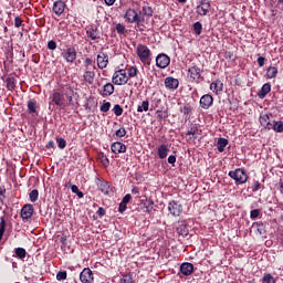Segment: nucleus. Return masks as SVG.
<instances>
[{"mask_svg": "<svg viewBox=\"0 0 283 283\" xmlns=\"http://www.w3.org/2000/svg\"><path fill=\"white\" fill-rule=\"evenodd\" d=\"M224 88V84L222 83V81L217 80L214 82H212L210 84V90L214 93V94H220L222 93V90Z\"/></svg>", "mask_w": 283, "mask_h": 283, "instance_id": "22", "label": "nucleus"}, {"mask_svg": "<svg viewBox=\"0 0 283 283\" xmlns=\"http://www.w3.org/2000/svg\"><path fill=\"white\" fill-rule=\"evenodd\" d=\"M142 10H143L144 17H154V9H151V7L144 6Z\"/></svg>", "mask_w": 283, "mask_h": 283, "instance_id": "39", "label": "nucleus"}, {"mask_svg": "<svg viewBox=\"0 0 283 283\" xmlns=\"http://www.w3.org/2000/svg\"><path fill=\"white\" fill-rule=\"evenodd\" d=\"M180 85V82L178 78L175 77H166L165 78V86L167 90H178V86Z\"/></svg>", "mask_w": 283, "mask_h": 283, "instance_id": "19", "label": "nucleus"}, {"mask_svg": "<svg viewBox=\"0 0 283 283\" xmlns=\"http://www.w3.org/2000/svg\"><path fill=\"white\" fill-rule=\"evenodd\" d=\"M181 114H184V116H189V114H191V112H193V108L189 105H185L184 107L180 108Z\"/></svg>", "mask_w": 283, "mask_h": 283, "instance_id": "46", "label": "nucleus"}, {"mask_svg": "<svg viewBox=\"0 0 283 283\" xmlns=\"http://www.w3.org/2000/svg\"><path fill=\"white\" fill-rule=\"evenodd\" d=\"M229 145V139L220 137L217 142V149L222 154L224 151V148Z\"/></svg>", "mask_w": 283, "mask_h": 283, "instance_id": "29", "label": "nucleus"}, {"mask_svg": "<svg viewBox=\"0 0 283 283\" xmlns=\"http://www.w3.org/2000/svg\"><path fill=\"white\" fill-rule=\"evenodd\" d=\"M157 118L158 120H165L169 118V113L167 111H157Z\"/></svg>", "mask_w": 283, "mask_h": 283, "instance_id": "45", "label": "nucleus"}, {"mask_svg": "<svg viewBox=\"0 0 283 283\" xmlns=\"http://www.w3.org/2000/svg\"><path fill=\"white\" fill-rule=\"evenodd\" d=\"M127 74L130 78H134L135 76H138V69L135 66H130L127 70Z\"/></svg>", "mask_w": 283, "mask_h": 283, "instance_id": "43", "label": "nucleus"}, {"mask_svg": "<svg viewBox=\"0 0 283 283\" xmlns=\"http://www.w3.org/2000/svg\"><path fill=\"white\" fill-rule=\"evenodd\" d=\"M6 84H7V90L12 92V90L17 87V80L14 77H8L6 80Z\"/></svg>", "mask_w": 283, "mask_h": 283, "instance_id": "32", "label": "nucleus"}, {"mask_svg": "<svg viewBox=\"0 0 283 283\" xmlns=\"http://www.w3.org/2000/svg\"><path fill=\"white\" fill-rule=\"evenodd\" d=\"M262 280L266 283H276L275 277H273V275L269 273L264 274Z\"/></svg>", "mask_w": 283, "mask_h": 283, "instance_id": "51", "label": "nucleus"}, {"mask_svg": "<svg viewBox=\"0 0 283 283\" xmlns=\"http://www.w3.org/2000/svg\"><path fill=\"white\" fill-rule=\"evenodd\" d=\"M250 218L251 220H255L256 218H260V209L251 210Z\"/></svg>", "mask_w": 283, "mask_h": 283, "instance_id": "54", "label": "nucleus"}, {"mask_svg": "<svg viewBox=\"0 0 283 283\" xmlns=\"http://www.w3.org/2000/svg\"><path fill=\"white\" fill-rule=\"evenodd\" d=\"M113 154H125L127 151V146L120 142H115L111 145Z\"/></svg>", "mask_w": 283, "mask_h": 283, "instance_id": "16", "label": "nucleus"}, {"mask_svg": "<svg viewBox=\"0 0 283 283\" xmlns=\"http://www.w3.org/2000/svg\"><path fill=\"white\" fill-rule=\"evenodd\" d=\"M112 107V103L104 102L103 105L99 107L101 112L107 113L109 112V108Z\"/></svg>", "mask_w": 283, "mask_h": 283, "instance_id": "52", "label": "nucleus"}, {"mask_svg": "<svg viewBox=\"0 0 283 283\" xmlns=\"http://www.w3.org/2000/svg\"><path fill=\"white\" fill-rule=\"evenodd\" d=\"M171 63V59L169 55L165 53H160L156 57V65L157 67H160V70H165V67H169V64Z\"/></svg>", "mask_w": 283, "mask_h": 283, "instance_id": "4", "label": "nucleus"}, {"mask_svg": "<svg viewBox=\"0 0 283 283\" xmlns=\"http://www.w3.org/2000/svg\"><path fill=\"white\" fill-rule=\"evenodd\" d=\"M23 25V20L21 17H15L14 19V28H21Z\"/></svg>", "mask_w": 283, "mask_h": 283, "instance_id": "57", "label": "nucleus"}, {"mask_svg": "<svg viewBox=\"0 0 283 283\" xmlns=\"http://www.w3.org/2000/svg\"><path fill=\"white\" fill-rule=\"evenodd\" d=\"M210 10H211V3L209 1H201L200 4L197 6L196 8V12L200 17H207Z\"/></svg>", "mask_w": 283, "mask_h": 283, "instance_id": "6", "label": "nucleus"}, {"mask_svg": "<svg viewBox=\"0 0 283 283\" xmlns=\"http://www.w3.org/2000/svg\"><path fill=\"white\" fill-rule=\"evenodd\" d=\"M63 59H65L66 63H74L76 61V49L69 48L62 53Z\"/></svg>", "mask_w": 283, "mask_h": 283, "instance_id": "8", "label": "nucleus"}, {"mask_svg": "<svg viewBox=\"0 0 283 283\" xmlns=\"http://www.w3.org/2000/svg\"><path fill=\"white\" fill-rule=\"evenodd\" d=\"M132 200V195H125V197L122 200V203L127 205Z\"/></svg>", "mask_w": 283, "mask_h": 283, "instance_id": "63", "label": "nucleus"}, {"mask_svg": "<svg viewBox=\"0 0 283 283\" xmlns=\"http://www.w3.org/2000/svg\"><path fill=\"white\" fill-rule=\"evenodd\" d=\"M168 211L171 213V216L178 217L180 213H182V205L172 200L168 203Z\"/></svg>", "mask_w": 283, "mask_h": 283, "instance_id": "7", "label": "nucleus"}, {"mask_svg": "<svg viewBox=\"0 0 283 283\" xmlns=\"http://www.w3.org/2000/svg\"><path fill=\"white\" fill-rule=\"evenodd\" d=\"M265 61H266V59L263 57V56L258 57L256 62L259 64V67H264V62Z\"/></svg>", "mask_w": 283, "mask_h": 283, "instance_id": "60", "label": "nucleus"}, {"mask_svg": "<svg viewBox=\"0 0 283 283\" xmlns=\"http://www.w3.org/2000/svg\"><path fill=\"white\" fill-rule=\"evenodd\" d=\"M224 59H226L227 61H233V54L231 53V51H227V52L224 53Z\"/></svg>", "mask_w": 283, "mask_h": 283, "instance_id": "61", "label": "nucleus"}, {"mask_svg": "<svg viewBox=\"0 0 283 283\" xmlns=\"http://www.w3.org/2000/svg\"><path fill=\"white\" fill-rule=\"evenodd\" d=\"M52 103H54L56 107H63L65 105V97L63 95V91L62 93L57 91L53 92L50 105H52Z\"/></svg>", "mask_w": 283, "mask_h": 283, "instance_id": "5", "label": "nucleus"}, {"mask_svg": "<svg viewBox=\"0 0 283 283\" xmlns=\"http://www.w3.org/2000/svg\"><path fill=\"white\" fill-rule=\"evenodd\" d=\"M180 273H182V275H186L187 277H189V275H191L193 273V265L189 262L182 263L180 265Z\"/></svg>", "mask_w": 283, "mask_h": 283, "instance_id": "21", "label": "nucleus"}, {"mask_svg": "<svg viewBox=\"0 0 283 283\" xmlns=\"http://www.w3.org/2000/svg\"><path fill=\"white\" fill-rule=\"evenodd\" d=\"M228 176L234 180L235 185H245L247 180H249V175H247V170L243 168L230 170Z\"/></svg>", "mask_w": 283, "mask_h": 283, "instance_id": "1", "label": "nucleus"}, {"mask_svg": "<svg viewBox=\"0 0 283 283\" xmlns=\"http://www.w3.org/2000/svg\"><path fill=\"white\" fill-rule=\"evenodd\" d=\"M48 49L49 50H56V41L51 40L48 42Z\"/></svg>", "mask_w": 283, "mask_h": 283, "instance_id": "59", "label": "nucleus"}, {"mask_svg": "<svg viewBox=\"0 0 283 283\" xmlns=\"http://www.w3.org/2000/svg\"><path fill=\"white\" fill-rule=\"evenodd\" d=\"M157 154H158V158H160L161 160H165V158H167L169 154V147H167V145L165 144H161L158 147Z\"/></svg>", "mask_w": 283, "mask_h": 283, "instance_id": "26", "label": "nucleus"}, {"mask_svg": "<svg viewBox=\"0 0 283 283\" xmlns=\"http://www.w3.org/2000/svg\"><path fill=\"white\" fill-rule=\"evenodd\" d=\"M80 280L82 283H91L94 282V273L90 270V268H85L80 273Z\"/></svg>", "mask_w": 283, "mask_h": 283, "instance_id": "11", "label": "nucleus"}, {"mask_svg": "<svg viewBox=\"0 0 283 283\" xmlns=\"http://www.w3.org/2000/svg\"><path fill=\"white\" fill-rule=\"evenodd\" d=\"M115 30L119 34H127V28H125L122 23L116 24Z\"/></svg>", "mask_w": 283, "mask_h": 283, "instance_id": "47", "label": "nucleus"}, {"mask_svg": "<svg viewBox=\"0 0 283 283\" xmlns=\"http://www.w3.org/2000/svg\"><path fill=\"white\" fill-rule=\"evenodd\" d=\"M97 187L99 191L105 196H109V193H112V187H109V184L107 181H99L97 184Z\"/></svg>", "mask_w": 283, "mask_h": 283, "instance_id": "24", "label": "nucleus"}, {"mask_svg": "<svg viewBox=\"0 0 283 283\" xmlns=\"http://www.w3.org/2000/svg\"><path fill=\"white\" fill-rule=\"evenodd\" d=\"M96 67H87L84 72V81L92 85L94 83V78L96 77Z\"/></svg>", "mask_w": 283, "mask_h": 283, "instance_id": "13", "label": "nucleus"}, {"mask_svg": "<svg viewBox=\"0 0 283 283\" xmlns=\"http://www.w3.org/2000/svg\"><path fill=\"white\" fill-rule=\"evenodd\" d=\"M84 63H85L86 70H87V67H96V66L94 65V60H92L91 57H86L85 61H84Z\"/></svg>", "mask_w": 283, "mask_h": 283, "instance_id": "56", "label": "nucleus"}, {"mask_svg": "<svg viewBox=\"0 0 283 283\" xmlns=\"http://www.w3.org/2000/svg\"><path fill=\"white\" fill-rule=\"evenodd\" d=\"M33 214H34V206H32L31 203H27L24 205V207H22L21 209L22 220H30V218H32Z\"/></svg>", "mask_w": 283, "mask_h": 283, "instance_id": "9", "label": "nucleus"}, {"mask_svg": "<svg viewBox=\"0 0 283 283\" xmlns=\"http://www.w3.org/2000/svg\"><path fill=\"white\" fill-rule=\"evenodd\" d=\"M56 280L59 282H62L63 280H67V272L66 271H60L56 274Z\"/></svg>", "mask_w": 283, "mask_h": 283, "instance_id": "49", "label": "nucleus"}, {"mask_svg": "<svg viewBox=\"0 0 283 283\" xmlns=\"http://www.w3.org/2000/svg\"><path fill=\"white\" fill-rule=\"evenodd\" d=\"M119 283H134V277L132 276V274H125L120 279Z\"/></svg>", "mask_w": 283, "mask_h": 283, "instance_id": "48", "label": "nucleus"}, {"mask_svg": "<svg viewBox=\"0 0 283 283\" xmlns=\"http://www.w3.org/2000/svg\"><path fill=\"white\" fill-rule=\"evenodd\" d=\"M260 125L262 126V127H264L265 125H268V123H270L271 122V117L269 116V115H261L260 116Z\"/></svg>", "mask_w": 283, "mask_h": 283, "instance_id": "44", "label": "nucleus"}, {"mask_svg": "<svg viewBox=\"0 0 283 283\" xmlns=\"http://www.w3.org/2000/svg\"><path fill=\"white\" fill-rule=\"evenodd\" d=\"M29 198L32 202H36L39 200V190L38 189H33L30 193H29Z\"/></svg>", "mask_w": 283, "mask_h": 283, "instance_id": "41", "label": "nucleus"}, {"mask_svg": "<svg viewBox=\"0 0 283 283\" xmlns=\"http://www.w3.org/2000/svg\"><path fill=\"white\" fill-rule=\"evenodd\" d=\"M6 233V218L1 217L0 219V242L3 240V235Z\"/></svg>", "mask_w": 283, "mask_h": 283, "instance_id": "35", "label": "nucleus"}, {"mask_svg": "<svg viewBox=\"0 0 283 283\" xmlns=\"http://www.w3.org/2000/svg\"><path fill=\"white\" fill-rule=\"evenodd\" d=\"M127 23H136L138 21V12L134 9H128L124 15Z\"/></svg>", "mask_w": 283, "mask_h": 283, "instance_id": "17", "label": "nucleus"}, {"mask_svg": "<svg viewBox=\"0 0 283 283\" xmlns=\"http://www.w3.org/2000/svg\"><path fill=\"white\" fill-rule=\"evenodd\" d=\"M113 84L114 85H127V81H129V77H127V71L125 70H118L113 74Z\"/></svg>", "mask_w": 283, "mask_h": 283, "instance_id": "3", "label": "nucleus"}, {"mask_svg": "<svg viewBox=\"0 0 283 283\" xmlns=\"http://www.w3.org/2000/svg\"><path fill=\"white\" fill-rule=\"evenodd\" d=\"M137 112H139V113L149 112V101H144V102L142 103V105H139V106L137 107Z\"/></svg>", "mask_w": 283, "mask_h": 283, "instance_id": "37", "label": "nucleus"}, {"mask_svg": "<svg viewBox=\"0 0 283 283\" xmlns=\"http://www.w3.org/2000/svg\"><path fill=\"white\" fill-rule=\"evenodd\" d=\"M113 112H114L115 116H123V107L119 104H116L113 107Z\"/></svg>", "mask_w": 283, "mask_h": 283, "instance_id": "50", "label": "nucleus"}, {"mask_svg": "<svg viewBox=\"0 0 283 283\" xmlns=\"http://www.w3.org/2000/svg\"><path fill=\"white\" fill-rule=\"evenodd\" d=\"M177 233H178V235H181L182 238H187L189 235V226H187V222H185V221L178 222Z\"/></svg>", "mask_w": 283, "mask_h": 283, "instance_id": "15", "label": "nucleus"}, {"mask_svg": "<svg viewBox=\"0 0 283 283\" xmlns=\"http://www.w3.org/2000/svg\"><path fill=\"white\" fill-rule=\"evenodd\" d=\"M201 130L198 129L197 126H192L188 132L187 136H192L193 140L198 139V136L200 135Z\"/></svg>", "mask_w": 283, "mask_h": 283, "instance_id": "30", "label": "nucleus"}, {"mask_svg": "<svg viewBox=\"0 0 283 283\" xmlns=\"http://www.w3.org/2000/svg\"><path fill=\"white\" fill-rule=\"evenodd\" d=\"M28 112H29V114H36V102L35 101L28 102Z\"/></svg>", "mask_w": 283, "mask_h": 283, "instance_id": "36", "label": "nucleus"}, {"mask_svg": "<svg viewBox=\"0 0 283 283\" xmlns=\"http://www.w3.org/2000/svg\"><path fill=\"white\" fill-rule=\"evenodd\" d=\"M115 135L117 136V138H124V136L127 135V130L125 129V127H122L116 130Z\"/></svg>", "mask_w": 283, "mask_h": 283, "instance_id": "53", "label": "nucleus"}, {"mask_svg": "<svg viewBox=\"0 0 283 283\" xmlns=\"http://www.w3.org/2000/svg\"><path fill=\"white\" fill-rule=\"evenodd\" d=\"M268 78H275L277 76V67L270 66L266 72Z\"/></svg>", "mask_w": 283, "mask_h": 283, "instance_id": "33", "label": "nucleus"}, {"mask_svg": "<svg viewBox=\"0 0 283 283\" xmlns=\"http://www.w3.org/2000/svg\"><path fill=\"white\" fill-rule=\"evenodd\" d=\"M114 94V84L107 83L103 86V91L101 92V95L105 98L107 96H112Z\"/></svg>", "mask_w": 283, "mask_h": 283, "instance_id": "25", "label": "nucleus"}, {"mask_svg": "<svg viewBox=\"0 0 283 283\" xmlns=\"http://www.w3.org/2000/svg\"><path fill=\"white\" fill-rule=\"evenodd\" d=\"M53 12L57 17H61L65 12V2L63 0H56L53 3Z\"/></svg>", "mask_w": 283, "mask_h": 283, "instance_id": "14", "label": "nucleus"}, {"mask_svg": "<svg viewBox=\"0 0 283 283\" xmlns=\"http://www.w3.org/2000/svg\"><path fill=\"white\" fill-rule=\"evenodd\" d=\"M199 104L202 109H209V107L213 105V96H211L210 94L202 95Z\"/></svg>", "mask_w": 283, "mask_h": 283, "instance_id": "12", "label": "nucleus"}, {"mask_svg": "<svg viewBox=\"0 0 283 283\" xmlns=\"http://www.w3.org/2000/svg\"><path fill=\"white\" fill-rule=\"evenodd\" d=\"M137 56L144 65H151V51L145 44L137 45Z\"/></svg>", "mask_w": 283, "mask_h": 283, "instance_id": "2", "label": "nucleus"}, {"mask_svg": "<svg viewBox=\"0 0 283 283\" xmlns=\"http://www.w3.org/2000/svg\"><path fill=\"white\" fill-rule=\"evenodd\" d=\"M188 74L190 76V78H192V81H200V78H202V75L200 74V67L198 66H191L188 70Z\"/></svg>", "mask_w": 283, "mask_h": 283, "instance_id": "20", "label": "nucleus"}, {"mask_svg": "<svg viewBox=\"0 0 283 283\" xmlns=\"http://www.w3.org/2000/svg\"><path fill=\"white\" fill-rule=\"evenodd\" d=\"M193 31H195V34H197L198 36H200V34H202V23H200V22H195V23H193Z\"/></svg>", "mask_w": 283, "mask_h": 283, "instance_id": "42", "label": "nucleus"}, {"mask_svg": "<svg viewBox=\"0 0 283 283\" xmlns=\"http://www.w3.org/2000/svg\"><path fill=\"white\" fill-rule=\"evenodd\" d=\"M273 130L276 132V134H282L283 122H273Z\"/></svg>", "mask_w": 283, "mask_h": 283, "instance_id": "38", "label": "nucleus"}, {"mask_svg": "<svg viewBox=\"0 0 283 283\" xmlns=\"http://www.w3.org/2000/svg\"><path fill=\"white\" fill-rule=\"evenodd\" d=\"M137 28H140V25H143V23H145V17H139L137 14V20L135 21Z\"/></svg>", "mask_w": 283, "mask_h": 283, "instance_id": "58", "label": "nucleus"}, {"mask_svg": "<svg viewBox=\"0 0 283 283\" xmlns=\"http://www.w3.org/2000/svg\"><path fill=\"white\" fill-rule=\"evenodd\" d=\"M126 210H127V203L120 202L118 208L119 213H124V211Z\"/></svg>", "mask_w": 283, "mask_h": 283, "instance_id": "62", "label": "nucleus"}, {"mask_svg": "<svg viewBox=\"0 0 283 283\" xmlns=\"http://www.w3.org/2000/svg\"><path fill=\"white\" fill-rule=\"evenodd\" d=\"M15 258L19 260H24V258L28 255V251L23 248H15L14 249Z\"/></svg>", "mask_w": 283, "mask_h": 283, "instance_id": "31", "label": "nucleus"}, {"mask_svg": "<svg viewBox=\"0 0 283 283\" xmlns=\"http://www.w3.org/2000/svg\"><path fill=\"white\" fill-rule=\"evenodd\" d=\"M98 160L103 165V167H109V159L107 158V155L105 154H99L98 155Z\"/></svg>", "mask_w": 283, "mask_h": 283, "instance_id": "34", "label": "nucleus"}, {"mask_svg": "<svg viewBox=\"0 0 283 283\" xmlns=\"http://www.w3.org/2000/svg\"><path fill=\"white\" fill-rule=\"evenodd\" d=\"M62 91H63V96L67 101V105H74V90H72V87L70 86H66Z\"/></svg>", "mask_w": 283, "mask_h": 283, "instance_id": "18", "label": "nucleus"}, {"mask_svg": "<svg viewBox=\"0 0 283 283\" xmlns=\"http://www.w3.org/2000/svg\"><path fill=\"white\" fill-rule=\"evenodd\" d=\"M252 229H254L259 235H264V233H266V226H264L262 221L254 222Z\"/></svg>", "mask_w": 283, "mask_h": 283, "instance_id": "27", "label": "nucleus"}, {"mask_svg": "<svg viewBox=\"0 0 283 283\" xmlns=\"http://www.w3.org/2000/svg\"><path fill=\"white\" fill-rule=\"evenodd\" d=\"M108 64L109 55H107V53L105 52H99L97 54V66L99 67V70H105V67H107Z\"/></svg>", "mask_w": 283, "mask_h": 283, "instance_id": "10", "label": "nucleus"}, {"mask_svg": "<svg viewBox=\"0 0 283 283\" xmlns=\"http://www.w3.org/2000/svg\"><path fill=\"white\" fill-rule=\"evenodd\" d=\"M260 189H264V186H262L260 181H254L253 188H252L253 193H255V191H260Z\"/></svg>", "mask_w": 283, "mask_h": 283, "instance_id": "55", "label": "nucleus"}, {"mask_svg": "<svg viewBox=\"0 0 283 283\" xmlns=\"http://www.w3.org/2000/svg\"><path fill=\"white\" fill-rule=\"evenodd\" d=\"M96 213L99 218H103V216H105L106 213L105 208H98Z\"/></svg>", "mask_w": 283, "mask_h": 283, "instance_id": "64", "label": "nucleus"}, {"mask_svg": "<svg viewBox=\"0 0 283 283\" xmlns=\"http://www.w3.org/2000/svg\"><path fill=\"white\" fill-rule=\"evenodd\" d=\"M86 36L91 40V41H96L98 39H101V32H98L97 28H90L86 31Z\"/></svg>", "mask_w": 283, "mask_h": 283, "instance_id": "23", "label": "nucleus"}, {"mask_svg": "<svg viewBox=\"0 0 283 283\" xmlns=\"http://www.w3.org/2000/svg\"><path fill=\"white\" fill-rule=\"evenodd\" d=\"M56 143H57L59 149H65V147H67V142L63 137H57Z\"/></svg>", "mask_w": 283, "mask_h": 283, "instance_id": "40", "label": "nucleus"}, {"mask_svg": "<svg viewBox=\"0 0 283 283\" xmlns=\"http://www.w3.org/2000/svg\"><path fill=\"white\" fill-rule=\"evenodd\" d=\"M271 92V83H265L258 93L259 98H265Z\"/></svg>", "mask_w": 283, "mask_h": 283, "instance_id": "28", "label": "nucleus"}]
</instances>
